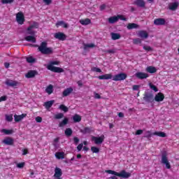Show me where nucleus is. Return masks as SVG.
<instances>
[{
    "instance_id": "1",
    "label": "nucleus",
    "mask_w": 179,
    "mask_h": 179,
    "mask_svg": "<svg viewBox=\"0 0 179 179\" xmlns=\"http://www.w3.org/2000/svg\"><path fill=\"white\" fill-rule=\"evenodd\" d=\"M31 47H38V51L41 52L43 55H50L54 52L52 48H48V43L45 41H43L41 43L40 46L38 45L29 44Z\"/></svg>"
},
{
    "instance_id": "2",
    "label": "nucleus",
    "mask_w": 179,
    "mask_h": 179,
    "mask_svg": "<svg viewBox=\"0 0 179 179\" xmlns=\"http://www.w3.org/2000/svg\"><path fill=\"white\" fill-rule=\"evenodd\" d=\"M105 173H107L108 174H112L116 177H121L122 178H129V177H131V173L127 172L125 170H122L120 173L113 170H106Z\"/></svg>"
},
{
    "instance_id": "3",
    "label": "nucleus",
    "mask_w": 179,
    "mask_h": 179,
    "mask_svg": "<svg viewBox=\"0 0 179 179\" xmlns=\"http://www.w3.org/2000/svg\"><path fill=\"white\" fill-rule=\"evenodd\" d=\"M54 65H59V62L54 61L50 62V64H48L47 66L48 71H51V72H55V73H62V72H65V70H64V69L55 66Z\"/></svg>"
},
{
    "instance_id": "4",
    "label": "nucleus",
    "mask_w": 179,
    "mask_h": 179,
    "mask_svg": "<svg viewBox=\"0 0 179 179\" xmlns=\"http://www.w3.org/2000/svg\"><path fill=\"white\" fill-rule=\"evenodd\" d=\"M162 164H165L166 169L170 170L171 169V164L169 162V158L167 157V152L166 151L163 152L162 154Z\"/></svg>"
},
{
    "instance_id": "5",
    "label": "nucleus",
    "mask_w": 179,
    "mask_h": 179,
    "mask_svg": "<svg viewBox=\"0 0 179 179\" xmlns=\"http://www.w3.org/2000/svg\"><path fill=\"white\" fill-rule=\"evenodd\" d=\"M106 137L104 135H101L99 137L92 136L91 141L95 143V145H101L104 142Z\"/></svg>"
},
{
    "instance_id": "6",
    "label": "nucleus",
    "mask_w": 179,
    "mask_h": 179,
    "mask_svg": "<svg viewBox=\"0 0 179 179\" xmlns=\"http://www.w3.org/2000/svg\"><path fill=\"white\" fill-rule=\"evenodd\" d=\"M33 29H38V22H34L33 24L30 25L27 29V34L29 36H34L36 34V31H33Z\"/></svg>"
},
{
    "instance_id": "7",
    "label": "nucleus",
    "mask_w": 179,
    "mask_h": 179,
    "mask_svg": "<svg viewBox=\"0 0 179 179\" xmlns=\"http://www.w3.org/2000/svg\"><path fill=\"white\" fill-rule=\"evenodd\" d=\"M128 78V76L125 73H120L119 74L115 75L113 77H112L113 80L115 82H120L121 80H125Z\"/></svg>"
},
{
    "instance_id": "8",
    "label": "nucleus",
    "mask_w": 179,
    "mask_h": 179,
    "mask_svg": "<svg viewBox=\"0 0 179 179\" xmlns=\"http://www.w3.org/2000/svg\"><path fill=\"white\" fill-rule=\"evenodd\" d=\"M145 103H153L155 101V98L153 96V93L152 92H145L143 97Z\"/></svg>"
},
{
    "instance_id": "9",
    "label": "nucleus",
    "mask_w": 179,
    "mask_h": 179,
    "mask_svg": "<svg viewBox=\"0 0 179 179\" xmlns=\"http://www.w3.org/2000/svg\"><path fill=\"white\" fill-rule=\"evenodd\" d=\"M16 22L18 24H24V22H26V20L24 19V14L22 12H18L16 14Z\"/></svg>"
},
{
    "instance_id": "10",
    "label": "nucleus",
    "mask_w": 179,
    "mask_h": 179,
    "mask_svg": "<svg viewBox=\"0 0 179 179\" xmlns=\"http://www.w3.org/2000/svg\"><path fill=\"white\" fill-rule=\"evenodd\" d=\"M55 38L59 40L60 41H65L66 40V35L62 32L55 33L54 35Z\"/></svg>"
},
{
    "instance_id": "11",
    "label": "nucleus",
    "mask_w": 179,
    "mask_h": 179,
    "mask_svg": "<svg viewBox=\"0 0 179 179\" xmlns=\"http://www.w3.org/2000/svg\"><path fill=\"white\" fill-rule=\"evenodd\" d=\"M37 75H38V71L36 70H30L25 75V78H27V79H31L37 76Z\"/></svg>"
},
{
    "instance_id": "12",
    "label": "nucleus",
    "mask_w": 179,
    "mask_h": 179,
    "mask_svg": "<svg viewBox=\"0 0 179 179\" xmlns=\"http://www.w3.org/2000/svg\"><path fill=\"white\" fill-rule=\"evenodd\" d=\"M5 84L7 86H10V87H15L19 85V82L10 79H7L6 80Z\"/></svg>"
},
{
    "instance_id": "13",
    "label": "nucleus",
    "mask_w": 179,
    "mask_h": 179,
    "mask_svg": "<svg viewBox=\"0 0 179 179\" xmlns=\"http://www.w3.org/2000/svg\"><path fill=\"white\" fill-rule=\"evenodd\" d=\"M155 26H164L166 24V20L164 18H156L154 20Z\"/></svg>"
},
{
    "instance_id": "14",
    "label": "nucleus",
    "mask_w": 179,
    "mask_h": 179,
    "mask_svg": "<svg viewBox=\"0 0 179 179\" xmlns=\"http://www.w3.org/2000/svg\"><path fill=\"white\" fill-rule=\"evenodd\" d=\"M14 140L13 138L10 137H6L2 141V143H4V145H7L8 146H12L14 143Z\"/></svg>"
},
{
    "instance_id": "15",
    "label": "nucleus",
    "mask_w": 179,
    "mask_h": 179,
    "mask_svg": "<svg viewBox=\"0 0 179 179\" xmlns=\"http://www.w3.org/2000/svg\"><path fill=\"white\" fill-rule=\"evenodd\" d=\"M136 78L138 79H146L149 78V74L143 72H138L135 74Z\"/></svg>"
},
{
    "instance_id": "16",
    "label": "nucleus",
    "mask_w": 179,
    "mask_h": 179,
    "mask_svg": "<svg viewBox=\"0 0 179 179\" xmlns=\"http://www.w3.org/2000/svg\"><path fill=\"white\" fill-rule=\"evenodd\" d=\"M154 100L157 101L158 103H159L160 101H163V100H164V94L162 92L157 93L155 95Z\"/></svg>"
},
{
    "instance_id": "17",
    "label": "nucleus",
    "mask_w": 179,
    "mask_h": 179,
    "mask_svg": "<svg viewBox=\"0 0 179 179\" xmlns=\"http://www.w3.org/2000/svg\"><path fill=\"white\" fill-rule=\"evenodd\" d=\"M98 79L100 80H108V79H113V74L108 73L98 76Z\"/></svg>"
},
{
    "instance_id": "18",
    "label": "nucleus",
    "mask_w": 179,
    "mask_h": 179,
    "mask_svg": "<svg viewBox=\"0 0 179 179\" xmlns=\"http://www.w3.org/2000/svg\"><path fill=\"white\" fill-rule=\"evenodd\" d=\"M72 92H73V88L71 87L65 89L62 92V97H67V96H69Z\"/></svg>"
},
{
    "instance_id": "19",
    "label": "nucleus",
    "mask_w": 179,
    "mask_h": 179,
    "mask_svg": "<svg viewBox=\"0 0 179 179\" xmlns=\"http://www.w3.org/2000/svg\"><path fill=\"white\" fill-rule=\"evenodd\" d=\"M62 176V170L58 167L55 168V178H59Z\"/></svg>"
},
{
    "instance_id": "20",
    "label": "nucleus",
    "mask_w": 179,
    "mask_h": 179,
    "mask_svg": "<svg viewBox=\"0 0 179 179\" xmlns=\"http://www.w3.org/2000/svg\"><path fill=\"white\" fill-rule=\"evenodd\" d=\"M27 114L22 113V115H14V120L15 122H20V121H22L24 117H27Z\"/></svg>"
},
{
    "instance_id": "21",
    "label": "nucleus",
    "mask_w": 179,
    "mask_h": 179,
    "mask_svg": "<svg viewBox=\"0 0 179 179\" xmlns=\"http://www.w3.org/2000/svg\"><path fill=\"white\" fill-rule=\"evenodd\" d=\"M24 40H26V41H28L29 43H36L37 41V39L36 38V37H34V35L27 36L24 38Z\"/></svg>"
},
{
    "instance_id": "22",
    "label": "nucleus",
    "mask_w": 179,
    "mask_h": 179,
    "mask_svg": "<svg viewBox=\"0 0 179 179\" xmlns=\"http://www.w3.org/2000/svg\"><path fill=\"white\" fill-rule=\"evenodd\" d=\"M138 36V37H141V38H148V37H149V34H148L146 31H139Z\"/></svg>"
},
{
    "instance_id": "23",
    "label": "nucleus",
    "mask_w": 179,
    "mask_h": 179,
    "mask_svg": "<svg viewBox=\"0 0 179 179\" xmlns=\"http://www.w3.org/2000/svg\"><path fill=\"white\" fill-rule=\"evenodd\" d=\"M52 104H54V100L45 102L43 106L47 110H48L52 107Z\"/></svg>"
},
{
    "instance_id": "24",
    "label": "nucleus",
    "mask_w": 179,
    "mask_h": 179,
    "mask_svg": "<svg viewBox=\"0 0 179 179\" xmlns=\"http://www.w3.org/2000/svg\"><path fill=\"white\" fill-rule=\"evenodd\" d=\"M108 23H110V24H114V23H117V22H118L117 16L110 17L108 19Z\"/></svg>"
},
{
    "instance_id": "25",
    "label": "nucleus",
    "mask_w": 179,
    "mask_h": 179,
    "mask_svg": "<svg viewBox=\"0 0 179 179\" xmlns=\"http://www.w3.org/2000/svg\"><path fill=\"white\" fill-rule=\"evenodd\" d=\"M55 157L58 159V160H61V159L65 158V152H57L55 153Z\"/></svg>"
},
{
    "instance_id": "26",
    "label": "nucleus",
    "mask_w": 179,
    "mask_h": 179,
    "mask_svg": "<svg viewBox=\"0 0 179 179\" xmlns=\"http://www.w3.org/2000/svg\"><path fill=\"white\" fill-rule=\"evenodd\" d=\"M146 71L149 73H156V72H157V69L155 66H150L147 67Z\"/></svg>"
},
{
    "instance_id": "27",
    "label": "nucleus",
    "mask_w": 179,
    "mask_h": 179,
    "mask_svg": "<svg viewBox=\"0 0 179 179\" xmlns=\"http://www.w3.org/2000/svg\"><path fill=\"white\" fill-rule=\"evenodd\" d=\"M80 24H83V26H87V24H90L92 23V20L89 18H86L85 20H80Z\"/></svg>"
},
{
    "instance_id": "28",
    "label": "nucleus",
    "mask_w": 179,
    "mask_h": 179,
    "mask_svg": "<svg viewBox=\"0 0 179 179\" xmlns=\"http://www.w3.org/2000/svg\"><path fill=\"white\" fill-rule=\"evenodd\" d=\"M68 122H69V119H68V117H64V120L59 123V127L62 128V127L67 125Z\"/></svg>"
},
{
    "instance_id": "29",
    "label": "nucleus",
    "mask_w": 179,
    "mask_h": 179,
    "mask_svg": "<svg viewBox=\"0 0 179 179\" xmlns=\"http://www.w3.org/2000/svg\"><path fill=\"white\" fill-rule=\"evenodd\" d=\"M53 92L54 86L52 85H49L45 89V92L48 93V94H52Z\"/></svg>"
},
{
    "instance_id": "30",
    "label": "nucleus",
    "mask_w": 179,
    "mask_h": 179,
    "mask_svg": "<svg viewBox=\"0 0 179 179\" xmlns=\"http://www.w3.org/2000/svg\"><path fill=\"white\" fill-rule=\"evenodd\" d=\"M73 122H80L82 121V116L78 114H75L73 116Z\"/></svg>"
},
{
    "instance_id": "31",
    "label": "nucleus",
    "mask_w": 179,
    "mask_h": 179,
    "mask_svg": "<svg viewBox=\"0 0 179 179\" xmlns=\"http://www.w3.org/2000/svg\"><path fill=\"white\" fill-rule=\"evenodd\" d=\"M136 5L137 6H139L140 8H145L146 3H145V1L143 0H136L135 2Z\"/></svg>"
},
{
    "instance_id": "32",
    "label": "nucleus",
    "mask_w": 179,
    "mask_h": 179,
    "mask_svg": "<svg viewBox=\"0 0 179 179\" xmlns=\"http://www.w3.org/2000/svg\"><path fill=\"white\" fill-rule=\"evenodd\" d=\"M72 134H73V131H72V129L71 128H66L64 131V134L66 136H67V138L72 136Z\"/></svg>"
},
{
    "instance_id": "33",
    "label": "nucleus",
    "mask_w": 179,
    "mask_h": 179,
    "mask_svg": "<svg viewBox=\"0 0 179 179\" xmlns=\"http://www.w3.org/2000/svg\"><path fill=\"white\" fill-rule=\"evenodd\" d=\"M138 27H139V25H138L136 23H129L127 24L128 30H132V29H138Z\"/></svg>"
},
{
    "instance_id": "34",
    "label": "nucleus",
    "mask_w": 179,
    "mask_h": 179,
    "mask_svg": "<svg viewBox=\"0 0 179 179\" xmlns=\"http://www.w3.org/2000/svg\"><path fill=\"white\" fill-rule=\"evenodd\" d=\"M110 36L112 40H120V38H121V35L120 34L112 32Z\"/></svg>"
},
{
    "instance_id": "35",
    "label": "nucleus",
    "mask_w": 179,
    "mask_h": 179,
    "mask_svg": "<svg viewBox=\"0 0 179 179\" xmlns=\"http://www.w3.org/2000/svg\"><path fill=\"white\" fill-rule=\"evenodd\" d=\"M153 135H156L157 136H160V138H166V134L163 131H155L153 133Z\"/></svg>"
},
{
    "instance_id": "36",
    "label": "nucleus",
    "mask_w": 179,
    "mask_h": 179,
    "mask_svg": "<svg viewBox=\"0 0 179 179\" xmlns=\"http://www.w3.org/2000/svg\"><path fill=\"white\" fill-rule=\"evenodd\" d=\"M1 132L4 135H12L13 134V130H9L6 129H2L1 130Z\"/></svg>"
},
{
    "instance_id": "37",
    "label": "nucleus",
    "mask_w": 179,
    "mask_h": 179,
    "mask_svg": "<svg viewBox=\"0 0 179 179\" xmlns=\"http://www.w3.org/2000/svg\"><path fill=\"white\" fill-rule=\"evenodd\" d=\"M83 47H84V50L86 51L87 48H94V47H96V45H94V43H90V44L83 43Z\"/></svg>"
},
{
    "instance_id": "38",
    "label": "nucleus",
    "mask_w": 179,
    "mask_h": 179,
    "mask_svg": "<svg viewBox=\"0 0 179 179\" xmlns=\"http://www.w3.org/2000/svg\"><path fill=\"white\" fill-rule=\"evenodd\" d=\"M81 134H90L92 132V129L90 127H85L83 129L80 130Z\"/></svg>"
},
{
    "instance_id": "39",
    "label": "nucleus",
    "mask_w": 179,
    "mask_h": 179,
    "mask_svg": "<svg viewBox=\"0 0 179 179\" xmlns=\"http://www.w3.org/2000/svg\"><path fill=\"white\" fill-rule=\"evenodd\" d=\"M26 60H27V62H28V64H34V62H36V59H34L31 56L27 57Z\"/></svg>"
},
{
    "instance_id": "40",
    "label": "nucleus",
    "mask_w": 179,
    "mask_h": 179,
    "mask_svg": "<svg viewBox=\"0 0 179 179\" xmlns=\"http://www.w3.org/2000/svg\"><path fill=\"white\" fill-rule=\"evenodd\" d=\"M59 109L61 110L62 111H64V113H68L69 111V108L68 107H66L65 105L64 104H61L59 106Z\"/></svg>"
},
{
    "instance_id": "41",
    "label": "nucleus",
    "mask_w": 179,
    "mask_h": 179,
    "mask_svg": "<svg viewBox=\"0 0 179 179\" xmlns=\"http://www.w3.org/2000/svg\"><path fill=\"white\" fill-rule=\"evenodd\" d=\"M153 135H155V134H153V133H152V131H147L145 132V136H144V138H146L147 139H150V137H151V136H153Z\"/></svg>"
},
{
    "instance_id": "42",
    "label": "nucleus",
    "mask_w": 179,
    "mask_h": 179,
    "mask_svg": "<svg viewBox=\"0 0 179 179\" xmlns=\"http://www.w3.org/2000/svg\"><path fill=\"white\" fill-rule=\"evenodd\" d=\"M178 8V3H173L170 6H169V9L171 10H176V9H177Z\"/></svg>"
},
{
    "instance_id": "43",
    "label": "nucleus",
    "mask_w": 179,
    "mask_h": 179,
    "mask_svg": "<svg viewBox=\"0 0 179 179\" xmlns=\"http://www.w3.org/2000/svg\"><path fill=\"white\" fill-rule=\"evenodd\" d=\"M149 87L150 89H151L152 90H154V92H159V89L157 88V87H156V85H153L152 83H149Z\"/></svg>"
},
{
    "instance_id": "44",
    "label": "nucleus",
    "mask_w": 179,
    "mask_h": 179,
    "mask_svg": "<svg viewBox=\"0 0 179 179\" xmlns=\"http://www.w3.org/2000/svg\"><path fill=\"white\" fill-rule=\"evenodd\" d=\"M63 117H64V113H57L54 116L55 120H61Z\"/></svg>"
},
{
    "instance_id": "45",
    "label": "nucleus",
    "mask_w": 179,
    "mask_h": 179,
    "mask_svg": "<svg viewBox=\"0 0 179 179\" xmlns=\"http://www.w3.org/2000/svg\"><path fill=\"white\" fill-rule=\"evenodd\" d=\"M6 120L8 122H12V121H13V115H6Z\"/></svg>"
},
{
    "instance_id": "46",
    "label": "nucleus",
    "mask_w": 179,
    "mask_h": 179,
    "mask_svg": "<svg viewBox=\"0 0 179 179\" xmlns=\"http://www.w3.org/2000/svg\"><path fill=\"white\" fill-rule=\"evenodd\" d=\"M91 150L92 153H99V152H100V149H99V148L95 146L91 147Z\"/></svg>"
},
{
    "instance_id": "47",
    "label": "nucleus",
    "mask_w": 179,
    "mask_h": 179,
    "mask_svg": "<svg viewBox=\"0 0 179 179\" xmlns=\"http://www.w3.org/2000/svg\"><path fill=\"white\" fill-rule=\"evenodd\" d=\"M91 71L92 72H99V73H101V69H99V68H96V67H92L91 69Z\"/></svg>"
},
{
    "instance_id": "48",
    "label": "nucleus",
    "mask_w": 179,
    "mask_h": 179,
    "mask_svg": "<svg viewBox=\"0 0 179 179\" xmlns=\"http://www.w3.org/2000/svg\"><path fill=\"white\" fill-rule=\"evenodd\" d=\"M134 44H141L142 43V40H141V38H137L134 39Z\"/></svg>"
},
{
    "instance_id": "49",
    "label": "nucleus",
    "mask_w": 179,
    "mask_h": 179,
    "mask_svg": "<svg viewBox=\"0 0 179 179\" xmlns=\"http://www.w3.org/2000/svg\"><path fill=\"white\" fill-rule=\"evenodd\" d=\"M15 0H1L3 4L5 3H13Z\"/></svg>"
},
{
    "instance_id": "50",
    "label": "nucleus",
    "mask_w": 179,
    "mask_h": 179,
    "mask_svg": "<svg viewBox=\"0 0 179 179\" xmlns=\"http://www.w3.org/2000/svg\"><path fill=\"white\" fill-rule=\"evenodd\" d=\"M104 52L106 54H115V49L105 50Z\"/></svg>"
},
{
    "instance_id": "51",
    "label": "nucleus",
    "mask_w": 179,
    "mask_h": 179,
    "mask_svg": "<svg viewBox=\"0 0 179 179\" xmlns=\"http://www.w3.org/2000/svg\"><path fill=\"white\" fill-rule=\"evenodd\" d=\"M143 50L145 51H153V49L150 46H143Z\"/></svg>"
},
{
    "instance_id": "52",
    "label": "nucleus",
    "mask_w": 179,
    "mask_h": 179,
    "mask_svg": "<svg viewBox=\"0 0 179 179\" xmlns=\"http://www.w3.org/2000/svg\"><path fill=\"white\" fill-rule=\"evenodd\" d=\"M18 169H23L24 167V162H21L17 164Z\"/></svg>"
},
{
    "instance_id": "53",
    "label": "nucleus",
    "mask_w": 179,
    "mask_h": 179,
    "mask_svg": "<svg viewBox=\"0 0 179 179\" xmlns=\"http://www.w3.org/2000/svg\"><path fill=\"white\" fill-rule=\"evenodd\" d=\"M118 20H124V22H127V18L124 17V15H117Z\"/></svg>"
},
{
    "instance_id": "54",
    "label": "nucleus",
    "mask_w": 179,
    "mask_h": 179,
    "mask_svg": "<svg viewBox=\"0 0 179 179\" xmlns=\"http://www.w3.org/2000/svg\"><path fill=\"white\" fill-rule=\"evenodd\" d=\"M35 121H36V122H42L43 121V117L38 116L35 118Z\"/></svg>"
},
{
    "instance_id": "55",
    "label": "nucleus",
    "mask_w": 179,
    "mask_h": 179,
    "mask_svg": "<svg viewBox=\"0 0 179 179\" xmlns=\"http://www.w3.org/2000/svg\"><path fill=\"white\" fill-rule=\"evenodd\" d=\"M143 134V130L138 129L136 131L135 135H142Z\"/></svg>"
},
{
    "instance_id": "56",
    "label": "nucleus",
    "mask_w": 179,
    "mask_h": 179,
    "mask_svg": "<svg viewBox=\"0 0 179 179\" xmlns=\"http://www.w3.org/2000/svg\"><path fill=\"white\" fill-rule=\"evenodd\" d=\"M83 148V143H80L77 146V150H78V152H80V150H82Z\"/></svg>"
},
{
    "instance_id": "57",
    "label": "nucleus",
    "mask_w": 179,
    "mask_h": 179,
    "mask_svg": "<svg viewBox=\"0 0 179 179\" xmlns=\"http://www.w3.org/2000/svg\"><path fill=\"white\" fill-rule=\"evenodd\" d=\"M28 153H29V150L27 148H24L22 150V155L23 156H26V155H28Z\"/></svg>"
},
{
    "instance_id": "58",
    "label": "nucleus",
    "mask_w": 179,
    "mask_h": 179,
    "mask_svg": "<svg viewBox=\"0 0 179 179\" xmlns=\"http://www.w3.org/2000/svg\"><path fill=\"white\" fill-rule=\"evenodd\" d=\"M64 24V21H58L56 23V27H59V26H62Z\"/></svg>"
},
{
    "instance_id": "59",
    "label": "nucleus",
    "mask_w": 179,
    "mask_h": 179,
    "mask_svg": "<svg viewBox=\"0 0 179 179\" xmlns=\"http://www.w3.org/2000/svg\"><path fill=\"white\" fill-rule=\"evenodd\" d=\"M79 138L78 137H74L73 138V141H74V143L75 145H78L79 143Z\"/></svg>"
},
{
    "instance_id": "60",
    "label": "nucleus",
    "mask_w": 179,
    "mask_h": 179,
    "mask_svg": "<svg viewBox=\"0 0 179 179\" xmlns=\"http://www.w3.org/2000/svg\"><path fill=\"white\" fill-rule=\"evenodd\" d=\"M94 99H101V96L97 92H94Z\"/></svg>"
},
{
    "instance_id": "61",
    "label": "nucleus",
    "mask_w": 179,
    "mask_h": 179,
    "mask_svg": "<svg viewBox=\"0 0 179 179\" xmlns=\"http://www.w3.org/2000/svg\"><path fill=\"white\" fill-rule=\"evenodd\" d=\"M43 2H45L46 5H50V3H52V0H43Z\"/></svg>"
},
{
    "instance_id": "62",
    "label": "nucleus",
    "mask_w": 179,
    "mask_h": 179,
    "mask_svg": "<svg viewBox=\"0 0 179 179\" xmlns=\"http://www.w3.org/2000/svg\"><path fill=\"white\" fill-rule=\"evenodd\" d=\"M139 87H140L139 85H133V90H139Z\"/></svg>"
},
{
    "instance_id": "63",
    "label": "nucleus",
    "mask_w": 179,
    "mask_h": 179,
    "mask_svg": "<svg viewBox=\"0 0 179 179\" xmlns=\"http://www.w3.org/2000/svg\"><path fill=\"white\" fill-rule=\"evenodd\" d=\"M1 101H6V96H3L0 97V103Z\"/></svg>"
},
{
    "instance_id": "64",
    "label": "nucleus",
    "mask_w": 179,
    "mask_h": 179,
    "mask_svg": "<svg viewBox=\"0 0 179 179\" xmlns=\"http://www.w3.org/2000/svg\"><path fill=\"white\" fill-rule=\"evenodd\" d=\"M106 4L101 5L99 7L100 10H104V9H106Z\"/></svg>"
}]
</instances>
